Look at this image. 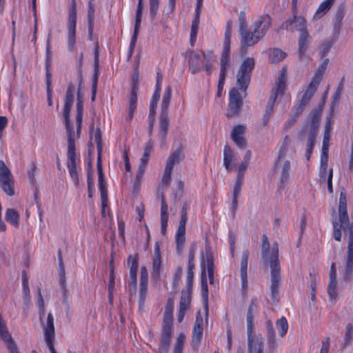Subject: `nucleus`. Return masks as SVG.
I'll return each instance as SVG.
<instances>
[{
	"instance_id": "1",
	"label": "nucleus",
	"mask_w": 353,
	"mask_h": 353,
	"mask_svg": "<svg viewBox=\"0 0 353 353\" xmlns=\"http://www.w3.org/2000/svg\"><path fill=\"white\" fill-rule=\"evenodd\" d=\"M75 86L70 83L67 88L63 107V117L68 137L67 167L70 175L76 185L79 183V175L77 168L74 132L70 121V112L74 103Z\"/></svg>"
},
{
	"instance_id": "2",
	"label": "nucleus",
	"mask_w": 353,
	"mask_h": 353,
	"mask_svg": "<svg viewBox=\"0 0 353 353\" xmlns=\"http://www.w3.org/2000/svg\"><path fill=\"white\" fill-rule=\"evenodd\" d=\"M261 256L264 263H269L270 266L271 299L273 303L276 304L279 301V288L281 281L279 245L277 243H274L270 250V242L265 234L262 236Z\"/></svg>"
},
{
	"instance_id": "3",
	"label": "nucleus",
	"mask_w": 353,
	"mask_h": 353,
	"mask_svg": "<svg viewBox=\"0 0 353 353\" xmlns=\"http://www.w3.org/2000/svg\"><path fill=\"white\" fill-rule=\"evenodd\" d=\"M339 222L333 221L334 237L336 241H340L341 239V230L346 233L347 230L353 229V223L350 222L347 211V199L346 194L341 192L339 202Z\"/></svg>"
},
{
	"instance_id": "4",
	"label": "nucleus",
	"mask_w": 353,
	"mask_h": 353,
	"mask_svg": "<svg viewBox=\"0 0 353 353\" xmlns=\"http://www.w3.org/2000/svg\"><path fill=\"white\" fill-rule=\"evenodd\" d=\"M320 115L321 114L319 111L316 110L312 111L310 121L304 125L299 134L300 137H303L306 135L307 136V143L305 151V157L307 161L310 159L315 145L316 137L320 123Z\"/></svg>"
},
{
	"instance_id": "5",
	"label": "nucleus",
	"mask_w": 353,
	"mask_h": 353,
	"mask_svg": "<svg viewBox=\"0 0 353 353\" xmlns=\"http://www.w3.org/2000/svg\"><path fill=\"white\" fill-rule=\"evenodd\" d=\"M285 72V69L283 68L281 70L280 75L272 88V94L266 104L265 113L263 117V125H266L270 120V118L273 112V108L276 99L279 97H281L285 92L286 85Z\"/></svg>"
},
{
	"instance_id": "6",
	"label": "nucleus",
	"mask_w": 353,
	"mask_h": 353,
	"mask_svg": "<svg viewBox=\"0 0 353 353\" xmlns=\"http://www.w3.org/2000/svg\"><path fill=\"white\" fill-rule=\"evenodd\" d=\"M254 66V59L251 57L246 58L241 63L236 75L237 85L241 90L245 91L247 90Z\"/></svg>"
},
{
	"instance_id": "7",
	"label": "nucleus",
	"mask_w": 353,
	"mask_h": 353,
	"mask_svg": "<svg viewBox=\"0 0 353 353\" xmlns=\"http://www.w3.org/2000/svg\"><path fill=\"white\" fill-rule=\"evenodd\" d=\"M77 20V12L76 1L72 0L67 21L68 50L70 52H72L75 48Z\"/></svg>"
},
{
	"instance_id": "8",
	"label": "nucleus",
	"mask_w": 353,
	"mask_h": 353,
	"mask_svg": "<svg viewBox=\"0 0 353 353\" xmlns=\"http://www.w3.org/2000/svg\"><path fill=\"white\" fill-rule=\"evenodd\" d=\"M0 188L9 196L15 194L13 176L3 161H0Z\"/></svg>"
},
{
	"instance_id": "9",
	"label": "nucleus",
	"mask_w": 353,
	"mask_h": 353,
	"mask_svg": "<svg viewBox=\"0 0 353 353\" xmlns=\"http://www.w3.org/2000/svg\"><path fill=\"white\" fill-rule=\"evenodd\" d=\"M239 34L241 44V51L242 54L246 53L248 47L254 46L263 38L255 28L254 32H251L248 30V28L240 30Z\"/></svg>"
},
{
	"instance_id": "10",
	"label": "nucleus",
	"mask_w": 353,
	"mask_h": 353,
	"mask_svg": "<svg viewBox=\"0 0 353 353\" xmlns=\"http://www.w3.org/2000/svg\"><path fill=\"white\" fill-rule=\"evenodd\" d=\"M281 29H285L287 31H299L300 33L307 31L306 19L302 16H297L294 14L292 18L288 19L280 26Z\"/></svg>"
},
{
	"instance_id": "11",
	"label": "nucleus",
	"mask_w": 353,
	"mask_h": 353,
	"mask_svg": "<svg viewBox=\"0 0 353 353\" xmlns=\"http://www.w3.org/2000/svg\"><path fill=\"white\" fill-rule=\"evenodd\" d=\"M203 318L201 315V312L199 311L196 315V320L194 324L193 330L192 333V346L193 349L197 350L200 345L201 341L203 337Z\"/></svg>"
},
{
	"instance_id": "12",
	"label": "nucleus",
	"mask_w": 353,
	"mask_h": 353,
	"mask_svg": "<svg viewBox=\"0 0 353 353\" xmlns=\"http://www.w3.org/2000/svg\"><path fill=\"white\" fill-rule=\"evenodd\" d=\"M243 101L239 91L233 88L229 94V110L228 111V117H234L236 115L242 106Z\"/></svg>"
},
{
	"instance_id": "13",
	"label": "nucleus",
	"mask_w": 353,
	"mask_h": 353,
	"mask_svg": "<svg viewBox=\"0 0 353 353\" xmlns=\"http://www.w3.org/2000/svg\"><path fill=\"white\" fill-rule=\"evenodd\" d=\"M185 56L188 57L189 70L192 74L198 73L203 68V61L200 54L190 50L185 52Z\"/></svg>"
},
{
	"instance_id": "14",
	"label": "nucleus",
	"mask_w": 353,
	"mask_h": 353,
	"mask_svg": "<svg viewBox=\"0 0 353 353\" xmlns=\"http://www.w3.org/2000/svg\"><path fill=\"white\" fill-rule=\"evenodd\" d=\"M128 264L130 266V285L134 292L137 283V271L139 267V255H130L128 257Z\"/></svg>"
},
{
	"instance_id": "15",
	"label": "nucleus",
	"mask_w": 353,
	"mask_h": 353,
	"mask_svg": "<svg viewBox=\"0 0 353 353\" xmlns=\"http://www.w3.org/2000/svg\"><path fill=\"white\" fill-rule=\"evenodd\" d=\"M169 119L168 112L161 111L159 120V137L161 141V146L165 147L167 145L166 139L168 132Z\"/></svg>"
},
{
	"instance_id": "16",
	"label": "nucleus",
	"mask_w": 353,
	"mask_h": 353,
	"mask_svg": "<svg viewBox=\"0 0 353 353\" xmlns=\"http://www.w3.org/2000/svg\"><path fill=\"white\" fill-rule=\"evenodd\" d=\"M245 127L243 125L234 126L231 132V139L240 149L245 148L247 143L244 137Z\"/></svg>"
},
{
	"instance_id": "17",
	"label": "nucleus",
	"mask_w": 353,
	"mask_h": 353,
	"mask_svg": "<svg viewBox=\"0 0 353 353\" xmlns=\"http://www.w3.org/2000/svg\"><path fill=\"white\" fill-rule=\"evenodd\" d=\"M249 258V251L248 249L243 251L241 260V288L243 291H245L248 288V263Z\"/></svg>"
},
{
	"instance_id": "18",
	"label": "nucleus",
	"mask_w": 353,
	"mask_h": 353,
	"mask_svg": "<svg viewBox=\"0 0 353 353\" xmlns=\"http://www.w3.org/2000/svg\"><path fill=\"white\" fill-rule=\"evenodd\" d=\"M201 295L202 299L204 303V309H205V319L208 321V283H207V276L205 273V264L203 263L202 265V274H201Z\"/></svg>"
},
{
	"instance_id": "19",
	"label": "nucleus",
	"mask_w": 353,
	"mask_h": 353,
	"mask_svg": "<svg viewBox=\"0 0 353 353\" xmlns=\"http://www.w3.org/2000/svg\"><path fill=\"white\" fill-rule=\"evenodd\" d=\"M236 154L228 145H225L223 148V165L227 171L230 172L233 170L235 165Z\"/></svg>"
},
{
	"instance_id": "20",
	"label": "nucleus",
	"mask_w": 353,
	"mask_h": 353,
	"mask_svg": "<svg viewBox=\"0 0 353 353\" xmlns=\"http://www.w3.org/2000/svg\"><path fill=\"white\" fill-rule=\"evenodd\" d=\"M272 23L271 17L268 14H263L254 22V26L260 35L263 37L270 28Z\"/></svg>"
},
{
	"instance_id": "21",
	"label": "nucleus",
	"mask_w": 353,
	"mask_h": 353,
	"mask_svg": "<svg viewBox=\"0 0 353 353\" xmlns=\"http://www.w3.org/2000/svg\"><path fill=\"white\" fill-rule=\"evenodd\" d=\"M161 270V257L160 248L158 245L154 248V257L152 261V276L154 280H158L160 277Z\"/></svg>"
},
{
	"instance_id": "22",
	"label": "nucleus",
	"mask_w": 353,
	"mask_h": 353,
	"mask_svg": "<svg viewBox=\"0 0 353 353\" xmlns=\"http://www.w3.org/2000/svg\"><path fill=\"white\" fill-rule=\"evenodd\" d=\"M203 263L205 264V269L208 270V277L210 280V283L213 284L214 283V259L212 256V253L206 250L205 259L203 256V259L201 261V266Z\"/></svg>"
},
{
	"instance_id": "23",
	"label": "nucleus",
	"mask_w": 353,
	"mask_h": 353,
	"mask_svg": "<svg viewBox=\"0 0 353 353\" xmlns=\"http://www.w3.org/2000/svg\"><path fill=\"white\" fill-rule=\"evenodd\" d=\"M168 221V206L163 195L161 196V232L163 235H165Z\"/></svg>"
},
{
	"instance_id": "24",
	"label": "nucleus",
	"mask_w": 353,
	"mask_h": 353,
	"mask_svg": "<svg viewBox=\"0 0 353 353\" xmlns=\"http://www.w3.org/2000/svg\"><path fill=\"white\" fill-rule=\"evenodd\" d=\"M309 33L307 31L300 33L298 46H299V58L302 60L307 50L309 45Z\"/></svg>"
},
{
	"instance_id": "25",
	"label": "nucleus",
	"mask_w": 353,
	"mask_h": 353,
	"mask_svg": "<svg viewBox=\"0 0 353 353\" xmlns=\"http://www.w3.org/2000/svg\"><path fill=\"white\" fill-rule=\"evenodd\" d=\"M183 158V148L180 145L174 152H172L169 156L165 167H170V169H173L175 164H178Z\"/></svg>"
},
{
	"instance_id": "26",
	"label": "nucleus",
	"mask_w": 353,
	"mask_h": 353,
	"mask_svg": "<svg viewBox=\"0 0 353 353\" xmlns=\"http://www.w3.org/2000/svg\"><path fill=\"white\" fill-rule=\"evenodd\" d=\"M94 73L92 77V86L97 87L98 79L99 76V43L96 41L94 49Z\"/></svg>"
},
{
	"instance_id": "27",
	"label": "nucleus",
	"mask_w": 353,
	"mask_h": 353,
	"mask_svg": "<svg viewBox=\"0 0 353 353\" xmlns=\"http://www.w3.org/2000/svg\"><path fill=\"white\" fill-rule=\"evenodd\" d=\"M255 312L248 310L246 321H247V334H248V343H254L257 339V336L253 335V322L254 314Z\"/></svg>"
},
{
	"instance_id": "28",
	"label": "nucleus",
	"mask_w": 353,
	"mask_h": 353,
	"mask_svg": "<svg viewBox=\"0 0 353 353\" xmlns=\"http://www.w3.org/2000/svg\"><path fill=\"white\" fill-rule=\"evenodd\" d=\"M5 219L12 226L18 228L19 226V214L18 212L12 208H8L5 213Z\"/></svg>"
},
{
	"instance_id": "29",
	"label": "nucleus",
	"mask_w": 353,
	"mask_h": 353,
	"mask_svg": "<svg viewBox=\"0 0 353 353\" xmlns=\"http://www.w3.org/2000/svg\"><path fill=\"white\" fill-rule=\"evenodd\" d=\"M185 229L178 228L175 234L176 250L178 254H181L185 241Z\"/></svg>"
},
{
	"instance_id": "30",
	"label": "nucleus",
	"mask_w": 353,
	"mask_h": 353,
	"mask_svg": "<svg viewBox=\"0 0 353 353\" xmlns=\"http://www.w3.org/2000/svg\"><path fill=\"white\" fill-rule=\"evenodd\" d=\"M77 114H76V124H77V135L80 137L82 121H83V99H79L77 102Z\"/></svg>"
},
{
	"instance_id": "31",
	"label": "nucleus",
	"mask_w": 353,
	"mask_h": 353,
	"mask_svg": "<svg viewBox=\"0 0 353 353\" xmlns=\"http://www.w3.org/2000/svg\"><path fill=\"white\" fill-rule=\"evenodd\" d=\"M319 85V83L314 81V80L312 79L311 82L308 85L305 93L302 97L301 101H303V103H308L311 98L316 92Z\"/></svg>"
},
{
	"instance_id": "32",
	"label": "nucleus",
	"mask_w": 353,
	"mask_h": 353,
	"mask_svg": "<svg viewBox=\"0 0 353 353\" xmlns=\"http://www.w3.org/2000/svg\"><path fill=\"white\" fill-rule=\"evenodd\" d=\"M248 353H263L264 339L261 336L257 337L254 343H248Z\"/></svg>"
},
{
	"instance_id": "33",
	"label": "nucleus",
	"mask_w": 353,
	"mask_h": 353,
	"mask_svg": "<svg viewBox=\"0 0 353 353\" xmlns=\"http://www.w3.org/2000/svg\"><path fill=\"white\" fill-rule=\"evenodd\" d=\"M192 290L183 289L181 291V296L180 299L179 307L188 310L190 307L192 299Z\"/></svg>"
},
{
	"instance_id": "34",
	"label": "nucleus",
	"mask_w": 353,
	"mask_h": 353,
	"mask_svg": "<svg viewBox=\"0 0 353 353\" xmlns=\"http://www.w3.org/2000/svg\"><path fill=\"white\" fill-rule=\"evenodd\" d=\"M154 146V141L150 139L144 147V151L141 159H140L139 165L147 167L148 162L150 159L151 152Z\"/></svg>"
},
{
	"instance_id": "35",
	"label": "nucleus",
	"mask_w": 353,
	"mask_h": 353,
	"mask_svg": "<svg viewBox=\"0 0 353 353\" xmlns=\"http://www.w3.org/2000/svg\"><path fill=\"white\" fill-rule=\"evenodd\" d=\"M43 330L45 338L54 337V319L51 313L48 314L46 324L43 326Z\"/></svg>"
},
{
	"instance_id": "36",
	"label": "nucleus",
	"mask_w": 353,
	"mask_h": 353,
	"mask_svg": "<svg viewBox=\"0 0 353 353\" xmlns=\"http://www.w3.org/2000/svg\"><path fill=\"white\" fill-rule=\"evenodd\" d=\"M329 63V59L327 58H325L319 65L313 78L312 80L314 81H316L320 83L321 81L322 80V78L323 77L324 72L327 68V66Z\"/></svg>"
},
{
	"instance_id": "37",
	"label": "nucleus",
	"mask_w": 353,
	"mask_h": 353,
	"mask_svg": "<svg viewBox=\"0 0 353 353\" xmlns=\"http://www.w3.org/2000/svg\"><path fill=\"white\" fill-rule=\"evenodd\" d=\"M172 92V88L170 85H168L165 88L161 102V111L168 112L171 100Z\"/></svg>"
},
{
	"instance_id": "38",
	"label": "nucleus",
	"mask_w": 353,
	"mask_h": 353,
	"mask_svg": "<svg viewBox=\"0 0 353 353\" xmlns=\"http://www.w3.org/2000/svg\"><path fill=\"white\" fill-rule=\"evenodd\" d=\"M230 50H223L220 60V72H228L230 66Z\"/></svg>"
},
{
	"instance_id": "39",
	"label": "nucleus",
	"mask_w": 353,
	"mask_h": 353,
	"mask_svg": "<svg viewBox=\"0 0 353 353\" xmlns=\"http://www.w3.org/2000/svg\"><path fill=\"white\" fill-rule=\"evenodd\" d=\"M290 170V162L286 160L283 163L280 176V181L283 185H285L288 182Z\"/></svg>"
},
{
	"instance_id": "40",
	"label": "nucleus",
	"mask_w": 353,
	"mask_h": 353,
	"mask_svg": "<svg viewBox=\"0 0 353 353\" xmlns=\"http://www.w3.org/2000/svg\"><path fill=\"white\" fill-rule=\"evenodd\" d=\"M172 337L166 336H161L160 341L158 345L159 353H168L170 350V345Z\"/></svg>"
},
{
	"instance_id": "41",
	"label": "nucleus",
	"mask_w": 353,
	"mask_h": 353,
	"mask_svg": "<svg viewBox=\"0 0 353 353\" xmlns=\"http://www.w3.org/2000/svg\"><path fill=\"white\" fill-rule=\"evenodd\" d=\"M99 189L101 194V204H102V215L105 216V208L108 203V190L106 188V183H99Z\"/></svg>"
},
{
	"instance_id": "42",
	"label": "nucleus",
	"mask_w": 353,
	"mask_h": 353,
	"mask_svg": "<svg viewBox=\"0 0 353 353\" xmlns=\"http://www.w3.org/2000/svg\"><path fill=\"white\" fill-rule=\"evenodd\" d=\"M267 337L270 347L274 348L276 345L275 332L270 321L267 322Z\"/></svg>"
},
{
	"instance_id": "43",
	"label": "nucleus",
	"mask_w": 353,
	"mask_h": 353,
	"mask_svg": "<svg viewBox=\"0 0 353 353\" xmlns=\"http://www.w3.org/2000/svg\"><path fill=\"white\" fill-rule=\"evenodd\" d=\"M173 332V319H163L161 335L172 337Z\"/></svg>"
},
{
	"instance_id": "44",
	"label": "nucleus",
	"mask_w": 353,
	"mask_h": 353,
	"mask_svg": "<svg viewBox=\"0 0 353 353\" xmlns=\"http://www.w3.org/2000/svg\"><path fill=\"white\" fill-rule=\"evenodd\" d=\"M334 1L335 0H325L323 1L319 6L315 14L319 17L323 16L330 9Z\"/></svg>"
},
{
	"instance_id": "45",
	"label": "nucleus",
	"mask_w": 353,
	"mask_h": 353,
	"mask_svg": "<svg viewBox=\"0 0 353 353\" xmlns=\"http://www.w3.org/2000/svg\"><path fill=\"white\" fill-rule=\"evenodd\" d=\"M353 339V325L352 323H347L345 327V334L344 337V343L343 348L346 347L352 344Z\"/></svg>"
},
{
	"instance_id": "46",
	"label": "nucleus",
	"mask_w": 353,
	"mask_h": 353,
	"mask_svg": "<svg viewBox=\"0 0 353 353\" xmlns=\"http://www.w3.org/2000/svg\"><path fill=\"white\" fill-rule=\"evenodd\" d=\"M344 234L348 235L347 261H353V229L347 230Z\"/></svg>"
},
{
	"instance_id": "47",
	"label": "nucleus",
	"mask_w": 353,
	"mask_h": 353,
	"mask_svg": "<svg viewBox=\"0 0 353 353\" xmlns=\"http://www.w3.org/2000/svg\"><path fill=\"white\" fill-rule=\"evenodd\" d=\"M334 40L332 39H327L322 42L320 46V54L321 57L327 56L334 44Z\"/></svg>"
},
{
	"instance_id": "48",
	"label": "nucleus",
	"mask_w": 353,
	"mask_h": 353,
	"mask_svg": "<svg viewBox=\"0 0 353 353\" xmlns=\"http://www.w3.org/2000/svg\"><path fill=\"white\" fill-rule=\"evenodd\" d=\"M174 302L172 298H169L167 301L163 314V319H173V310Z\"/></svg>"
},
{
	"instance_id": "49",
	"label": "nucleus",
	"mask_w": 353,
	"mask_h": 353,
	"mask_svg": "<svg viewBox=\"0 0 353 353\" xmlns=\"http://www.w3.org/2000/svg\"><path fill=\"white\" fill-rule=\"evenodd\" d=\"M328 161V154H321V164H320V177L321 179H325L327 174Z\"/></svg>"
},
{
	"instance_id": "50",
	"label": "nucleus",
	"mask_w": 353,
	"mask_h": 353,
	"mask_svg": "<svg viewBox=\"0 0 353 353\" xmlns=\"http://www.w3.org/2000/svg\"><path fill=\"white\" fill-rule=\"evenodd\" d=\"M185 340V336L183 333H180L176 339L173 350V353H182L184 343Z\"/></svg>"
},
{
	"instance_id": "51",
	"label": "nucleus",
	"mask_w": 353,
	"mask_h": 353,
	"mask_svg": "<svg viewBox=\"0 0 353 353\" xmlns=\"http://www.w3.org/2000/svg\"><path fill=\"white\" fill-rule=\"evenodd\" d=\"M188 205L187 203H184L181 212V219L178 228L185 229V225L188 221Z\"/></svg>"
},
{
	"instance_id": "52",
	"label": "nucleus",
	"mask_w": 353,
	"mask_h": 353,
	"mask_svg": "<svg viewBox=\"0 0 353 353\" xmlns=\"http://www.w3.org/2000/svg\"><path fill=\"white\" fill-rule=\"evenodd\" d=\"M143 0H139L137 10V12H136V19H135V24H134V29L139 30V28H140L142 14H143Z\"/></svg>"
},
{
	"instance_id": "53",
	"label": "nucleus",
	"mask_w": 353,
	"mask_h": 353,
	"mask_svg": "<svg viewBox=\"0 0 353 353\" xmlns=\"http://www.w3.org/2000/svg\"><path fill=\"white\" fill-rule=\"evenodd\" d=\"M87 183H88V196L91 198L92 196L94 191V182L92 179V171L91 169V163H89V168L87 172Z\"/></svg>"
},
{
	"instance_id": "54",
	"label": "nucleus",
	"mask_w": 353,
	"mask_h": 353,
	"mask_svg": "<svg viewBox=\"0 0 353 353\" xmlns=\"http://www.w3.org/2000/svg\"><path fill=\"white\" fill-rule=\"evenodd\" d=\"M327 293L331 300H334L337 296L336 279H330L327 287Z\"/></svg>"
},
{
	"instance_id": "55",
	"label": "nucleus",
	"mask_w": 353,
	"mask_h": 353,
	"mask_svg": "<svg viewBox=\"0 0 353 353\" xmlns=\"http://www.w3.org/2000/svg\"><path fill=\"white\" fill-rule=\"evenodd\" d=\"M277 325L279 327V332L281 336H284L288 330V321L285 317H281L277 321Z\"/></svg>"
},
{
	"instance_id": "56",
	"label": "nucleus",
	"mask_w": 353,
	"mask_h": 353,
	"mask_svg": "<svg viewBox=\"0 0 353 353\" xmlns=\"http://www.w3.org/2000/svg\"><path fill=\"white\" fill-rule=\"evenodd\" d=\"M159 5V0H150V17L151 21H154L157 17Z\"/></svg>"
},
{
	"instance_id": "57",
	"label": "nucleus",
	"mask_w": 353,
	"mask_h": 353,
	"mask_svg": "<svg viewBox=\"0 0 353 353\" xmlns=\"http://www.w3.org/2000/svg\"><path fill=\"white\" fill-rule=\"evenodd\" d=\"M286 53L283 50L275 48L273 50L271 56L272 59V62H279L284 59L286 57Z\"/></svg>"
},
{
	"instance_id": "58",
	"label": "nucleus",
	"mask_w": 353,
	"mask_h": 353,
	"mask_svg": "<svg viewBox=\"0 0 353 353\" xmlns=\"http://www.w3.org/2000/svg\"><path fill=\"white\" fill-rule=\"evenodd\" d=\"M160 94L161 92H154L152 99L150 101L149 114H156L155 110L160 98Z\"/></svg>"
},
{
	"instance_id": "59",
	"label": "nucleus",
	"mask_w": 353,
	"mask_h": 353,
	"mask_svg": "<svg viewBox=\"0 0 353 353\" xmlns=\"http://www.w3.org/2000/svg\"><path fill=\"white\" fill-rule=\"evenodd\" d=\"M94 141L97 144V152L99 154H101L102 151V139H101V132L100 128H97L94 134Z\"/></svg>"
},
{
	"instance_id": "60",
	"label": "nucleus",
	"mask_w": 353,
	"mask_h": 353,
	"mask_svg": "<svg viewBox=\"0 0 353 353\" xmlns=\"http://www.w3.org/2000/svg\"><path fill=\"white\" fill-rule=\"evenodd\" d=\"M345 14V12L344 8L343 6H340L336 13V21L334 25L335 28L336 27H341Z\"/></svg>"
},
{
	"instance_id": "61",
	"label": "nucleus",
	"mask_w": 353,
	"mask_h": 353,
	"mask_svg": "<svg viewBox=\"0 0 353 353\" xmlns=\"http://www.w3.org/2000/svg\"><path fill=\"white\" fill-rule=\"evenodd\" d=\"M330 141V135H329V130L328 128L326 125L324 137H323V146H322V152L321 154H328V143Z\"/></svg>"
},
{
	"instance_id": "62",
	"label": "nucleus",
	"mask_w": 353,
	"mask_h": 353,
	"mask_svg": "<svg viewBox=\"0 0 353 353\" xmlns=\"http://www.w3.org/2000/svg\"><path fill=\"white\" fill-rule=\"evenodd\" d=\"M196 251V246L195 245L192 244L191 245L190 250H189V254H188V269H194V253Z\"/></svg>"
},
{
	"instance_id": "63",
	"label": "nucleus",
	"mask_w": 353,
	"mask_h": 353,
	"mask_svg": "<svg viewBox=\"0 0 353 353\" xmlns=\"http://www.w3.org/2000/svg\"><path fill=\"white\" fill-rule=\"evenodd\" d=\"M199 18H200V14L195 13L194 18L193 19V20L192 21V25H191V31H190L191 34H197L199 25Z\"/></svg>"
},
{
	"instance_id": "64",
	"label": "nucleus",
	"mask_w": 353,
	"mask_h": 353,
	"mask_svg": "<svg viewBox=\"0 0 353 353\" xmlns=\"http://www.w3.org/2000/svg\"><path fill=\"white\" fill-rule=\"evenodd\" d=\"M5 343H6V347L10 353H19L18 351L17 344L14 341L12 338H11L10 340L5 341Z\"/></svg>"
}]
</instances>
